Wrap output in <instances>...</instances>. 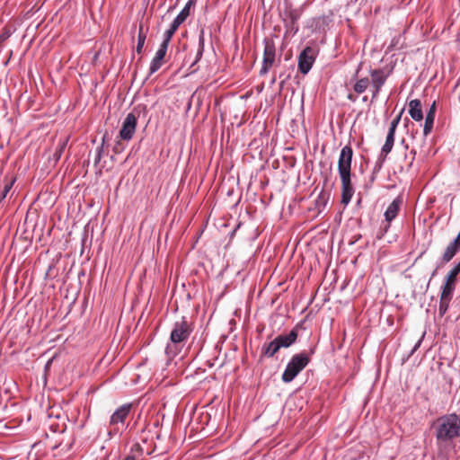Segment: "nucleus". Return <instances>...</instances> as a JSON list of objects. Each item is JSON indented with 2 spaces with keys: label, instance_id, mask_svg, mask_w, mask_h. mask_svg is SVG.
I'll return each instance as SVG.
<instances>
[{
  "label": "nucleus",
  "instance_id": "f257e3e1",
  "mask_svg": "<svg viewBox=\"0 0 460 460\" xmlns=\"http://www.w3.org/2000/svg\"><path fill=\"white\" fill-rule=\"evenodd\" d=\"M431 429L439 449L451 446L460 438V415L456 412L441 415L432 422Z\"/></svg>",
  "mask_w": 460,
  "mask_h": 460
},
{
  "label": "nucleus",
  "instance_id": "f03ea898",
  "mask_svg": "<svg viewBox=\"0 0 460 460\" xmlns=\"http://www.w3.org/2000/svg\"><path fill=\"white\" fill-rule=\"evenodd\" d=\"M361 69V64L358 66V68L355 72L353 79H355V84H353V90L356 93L361 94L365 93L368 87L371 85L372 98L371 101L374 102L377 99L379 93L382 87L385 85L387 78L392 74L391 69L385 68H374L369 69V76L370 79L367 76L362 78H358V73Z\"/></svg>",
  "mask_w": 460,
  "mask_h": 460
},
{
  "label": "nucleus",
  "instance_id": "7ed1b4c3",
  "mask_svg": "<svg viewBox=\"0 0 460 460\" xmlns=\"http://www.w3.org/2000/svg\"><path fill=\"white\" fill-rule=\"evenodd\" d=\"M193 330L192 323L185 316H182L179 321L173 323L170 334V341L172 344H168L165 348V354L169 359L173 358L179 353V344L188 341Z\"/></svg>",
  "mask_w": 460,
  "mask_h": 460
},
{
  "label": "nucleus",
  "instance_id": "20e7f679",
  "mask_svg": "<svg viewBox=\"0 0 460 460\" xmlns=\"http://www.w3.org/2000/svg\"><path fill=\"white\" fill-rule=\"evenodd\" d=\"M309 362L310 358L305 351L293 355L282 374V381L284 383L292 382Z\"/></svg>",
  "mask_w": 460,
  "mask_h": 460
},
{
  "label": "nucleus",
  "instance_id": "39448f33",
  "mask_svg": "<svg viewBox=\"0 0 460 460\" xmlns=\"http://www.w3.org/2000/svg\"><path fill=\"white\" fill-rule=\"evenodd\" d=\"M137 117L138 116L136 114L135 111L127 114L119 132V139L123 141H129L133 138L137 125Z\"/></svg>",
  "mask_w": 460,
  "mask_h": 460
},
{
  "label": "nucleus",
  "instance_id": "423d86ee",
  "mask_svg": "<svg viewBox=\"0 0 460 460\" xmlns=\"http://www.w3.org/2000/svg\"><path fill=\"white\" fill-rule=\"evenodd\" d=\"M264 51H263V59L262 65L260 70V75H265L271 66H273L276 58V48L275 44L272 40L268 39H264Z\"/></svg>",
  "mask_w": 460,
  "mask_h": 460
},
{
  "label": "nucleus",
  "instance_id": "0eeeda50",
  "mask_svg": "<svg viewBox=\"0 0 460 460\" xmlns=\"http://www.w3.org/2000/svg\"><path fill=\"white\" fill-rule=\"evenodd\" d=\"M339 175L341 181V203L347 206L355 192L351 182V172H341Z\"/></svg>",
  "mask_w": 460,
  "mask_h": 460
},
{
  "label": "nucleus",
  "instance_id": "6e6552de",
  "mask_svg": "<svg viewBox=\"0 0 460 460\" xmlns=\"http://www.w3.org/2000/svg\"><path fill=\"white\" fill-rule=\"evenodd\" d=\"M402 205V198L401 196H397L387 207L386 210L384 213L386 225L383 228V234L388 232L391 226V223L397 217Z\"/></svg>",
  "mask_w": 460,
  "mask_h": 460
},
{
  "label": "nucleus",
  "instance_id": "1a4fd4ad",
  "mask_svg": "<svg viewBox=\"0 0 460 460\" xmlns=\"http://www.w3.org/2000/svg\"><path fill=\"white\" fill-rule=\"evenodd\" d=\"M315 60L314 50L310 47L305 48L298 56V70L303 75H307Z\"/></svg>",
  "mask_w": 460,
  "mask_h": 460
},
{
  "label": "nucleus",
  "instance_id": "9d476101",
  "mask_svg": "<svg viewBox=\"0 0 460 460\" xmlns=\"http://www.w3.org/2000/svg\"><path fill=\"white\" fill-rule=\"evenodd\" d=\"M353 150L349 145L343 146L341 150L338 161V172H351Z\"/></svg>",
  "mask_w": 460,
  "mask_h": 460
},
{
  "label": "nucleus",
  "instance_id": "9b49d317",
  "mask_svg": "<svg viewBox=\"0 0 460 460\" xmlns=\"http://www.w3.org/2000/svg\"><path fill=\"white\" fill-rule=\"evenodd\" d=\"M303 323L300 322L288 333V334H279L276 336L274 339L279 344V348H289L292 346L298 337V330L303 329Z\"/></svg>",
  "mask_w": 460,
  "mask_h": 460
},
{
  "label": "nucleus",
  "instance_id": "f8f14e48",
  "mask_svg": "<svg viewBox=\"0 0 460 460\" xmlns=\"http://www.w3.org/2000/svg\"><path fill=\"white\" fill-rule=\"evenodd\" d=\"M132 409L131 403H125L116 409V411L112 413L110 419V424L114 426L119 423L123 424L125 420L130 413Z\"/></svg>",
  "mask_w": 460,
  "mask_h": 460
},
{
  "label": "nucleus",
  "instance_id": "ddd939ff",
  "mask_svg": "<svg viewBox=\"0 0 460 460\" xmlns=\"http://www.w3.org/2000/svg\"><path fill=\"white\" fill-rule=\"evenodd\" d=\"M168 47L160 44L155 57L151 60L149 66V75L155 74L163 66L164 59L166 56Z\"/></svg>",
  "mask_w": 460,
  "mask_h": 460
},
{
  "label": "nucleus",
  "instance_id": "4468645a",
  "mask_svg": "<svg viewBox=\"0 0 460 460\" xmlns=\"http://www.w3.org/2000/svg\"><path fill=\"white\" fill-rule=\"evenodd\" d=\"M408 112L413 120L421 121L423 119V111L420 100L414 99L410 101L408 104Z\"/></svg>",
  "mask_w": 460,
  "mask_h": 460
},
{
  "label": "nucleus",
  "instance_id": "2eb2a0df",
  "mask_svg": "<svg viewBox=\"0 0 460 460\" xmlns=\"http://www.w3.org/2000/svg\"><path fill=\"white\" fill-rule=\"evenodd\" d=\"M460 251V244L455 241L449 243V244L446 247L441 258L440 263L447 264L456 256V254Z\"/></svg>",
  "mask_w": 460,
  "mask_h": 460
},
{
  "label": "nucleus",
  "instance_id": "dca6fc26",
  "mask_svg": "<svg viewBox=\"0 0 460 460\" xmlns=\"http://www.w3.org/2000/svg\"><path fill=\"white\" fill-rule=\"evenodd\" d=\"M279 349L280 348L275 339L270 342H265L262 344L261 349V358H272Z\"/></svg>",
  "mask_w": 460,
  "mask_h": 460
},
{
  "label": "nucleus",
  "instance_id": "f3484780",
  "mask_svg": "<svg viewBox=\"0 0 460 460\" xmlns=\"http://www.w3.org/2000/svg\"><path fill=\"white\" fill-rule=\"evenodd\" d=\"M456 288V283L445 279L444 284L441 287L440 298L451 300Z\"/></svg>",
  "mask_w": 460,
  "mask_h": 460
},
{
  "label": "nucleus",
  "instance_id": "a211bd4d",
  "mask_svg": "<svg viewBox=\"0 0 460 460\" xmlns=\"http://www.w3.org/2000/svg\"><path fill=\"white\" fill-rule=\"evenodd\" d=\"M194 4H195L194 0H189L186 3L185 6L182 8V10L173 19V21L176 22L177 23H179L180 25H181L185 22V20L188 18V16L190 15V8Z\"/></svg>",
  "mask_w": 460,
  "mask_h": 460
},
{
  "label": "nucleus",
  "instance_id": "6ab92c4d",
  "mask_svg": "<svg viewBox=\"0 0 460 460\" xmlns=\"http://www.w3.org/2000/svg\"><path fill=\"white\" fill-rule=\"evenodd\" d=\"M205 49V39H204V31L202 30L199 35V48L196 54L195 61L192 63L191 66H193L203 56Z\"/></svg>",
  "mask_w": 460,
  "mask_h": 460
},
{
  "label": "nucleus",
  "instance_id": "aec40b11",
  "mask_svg": "<svg viewBox=\"0 0 460 460\" xmlns=\"http://www.w3.org/2000/svg\"><path fill=\"white\" fill-rule=\"evenodd\" d=\"M146 40V32H145L143 31V27L140 26L139 27V31H138V34H137V48H136V51L138 54L142 53V50H143Z\"/></svg>",
  "mask_w": 460,
  "mask_h": 460
},
{
  "label": "nucleus",
  "instance_id": "412c9836",
  "mask_svg": "<svg viewBox=\"0 0 460 460\" xmlns=\"http://www.w3.org/2000/svg\"><path fill=\"white\" fill-rule=\"evenodd\" d=\"M67 142H68L67 138H65L58 142V146L56 147L55 152L53 154L55 161H58L60 159V157L62 156V155L66 147Z\"/></svg>",
  "mask_w": 460,
  "mask_h": 460
},
{
  "label": "nucleus",
  "instance_id": "4be33fe9",
  "mask_svg": "<svg viewBox=\"0 0 460 460\" xmlns=\"http://www.w3.org/2000/svg\"><path fill=\"white\" fill-rule=\"evenodd\" d=\"M460 273V261L455 263L453 268L449 270L447 275L446 276L445 279L453 281L454 283L456 282L457 275Z\"/></svg>",
  "mask_w": 460,
  "mask_h": 460
},
{
  "label": "nucleus",
  "instance_id": "5701e85b",
  "mask_svg": "<svg viewBox=\"0 0 460 460\" xmlns=\"http://www.w3.org/2000/svg\"><path fill=\"white\" fill-rule=\"evenodd\" d=\"M435 118L425 117V122L423 127V135L427 137L430 134L433 129Z\"/></svg>",
  "mask_w": 460,
  "mask_h": 460
},
{
  "label": "nucleus",
  "instance_id": "b1692460",
  "mask_svg": "<svg viewBox=\"0 0 460 460\" xmlns=\"http://www.w3.org/2000/svg\"><path fill=\"white\" fill-rule=\"evenodd\" d=\"M105 138H106V136L104 135L102 137V144L99 146H97V148L95 150L94 165H97L102 157Z\"/></svg>",
  "mask_w": 460,
  "mask_h": 460
},
{
  "label": "nucleus",
  "instance_id": "393cba45",
  "mask_svg": "<svg viewBox=\"0 0 460 460\" xmlns=\"http://www.w3.org/2000/svg\"><path fill=\"white\" fill-rule=\"evenodd\" d=\"M450 301L449 299H439L438 314L441 317L447 312Z\"/></svg>",
  "mask_w": 460,
  "mask_h": 460
},
{
  "label": "nucleus",
  "instance_id": "a878e982",
  "mask_svg": "<svg viewBox=\"0 0 460 460\" xmlns=\"http://www.w3.org/2000/svg\"><path fill=\"white\" fill-rule=\"evenodd\" d=\"M173 34H174V32L172 31L171 30H169V29L166 30L164 33V38H163L161 44L168 47Z\"/></svg>",
  "mask_w": 460,
  "mask_h": 460
},
{
  "label": "nucleus",
  "instance_id": "bb28decb",
  "mask_svg": "<svg viewBox=\"0 0 460 460\" xmlns=\"http://www.w3.org/2000/svg\"><path fill=\"white\" fill-rule=\"evenodd\" d=\"M385 158L386 157L379 155L378 159L376 162V164L374 166L373 174L378 172L381 170V168L383 167V164H384V163L385 161Z\"/></svg>",
  "mask_w": 460,
  "mask_h": 460
},
{
  "label": "nucleus",
  "instance_id": "cd10ccee",
  "mask_svg": "<svg viewBox=\"0 0 460 460\" xmlns=\"http://www.w3.org/2000/svg\"><path fill=\"white\" fill-rule=\"evenodd\" d=\"M393 146V144L385 142L384 146L381 148L380 155L386 157L387 155L392 151Z\"/></svg>",
  "mask_w": 460,
  "mask_h": 460
},
{
  "label": "nucleus",
  "instance_id": "c85d7f7f",
  "mask_svg": "<svg viewBox=\"0 0 460 460\" xmlns=\"http://www.w3.org/2000/svg\"><path fill=\"white\" fill-rule=\"evenodd\" d=\"M424 336H425V332L422 333L421 337L418 340V341L415 343V345L411 349V351H410V353L408 355V358L410 357H411L415 353V351L420 347V345L422 343V341L424 339Z\"/></svg>",
  "mask_w": 460,
  "mask_h": 460
},
{
  "label": "nucleus",
  "instance_id": "c756f323",
  "mask_svg": "<svg viewBox=\"0 0 460 460\" xmlns=\"http://www.w3.org/2000/svg\"><path fill=\"white\" fill-rule=\"evenodd\" d=\"M400 119H401V114H399L396 118H394L391 123H390V126H389V130H392L393 132H395L396 130V128L400 122Z\"/></svg>",
  "mask_w": 460,
  "mask_h": 460
},
{
  "label": "nucleus",
  "instance_id": "7c9ffc66",
  "mask_svg": "<svg viewBox=\"0 0 460 460\" xmlns=\"http://www.w3.org/2000/svg\"><path fill=\"white\" fill-rule=\"evenodd\" d=\"M436 111H437L436 102H433V103L430 105L429 111H427L426 117L435 118Z\"/></svg>",
  "mask_w": 460,
  "mask_h": 460
},
{
  "label": "nucleus",
  "instance_id": "2f4dec72",
  "mask_svg": "<svg viewBox=\"0 0 460 460\" xmlns=\"http://www.w3.org/2000/svg\"><path fill=\"white\" fill-rule=\"evenodd\" d=\"M287 30L290 32H292L293 34H296L297 31H298V25L296 24V25H293L292 23L288 22L287 23Z\"/></svg>",
  "mask_w": 460,
  "mask_h": 460
},
{
  "label": "nucleus",
  "instance_id": "473e14b6",
  "mask_svg": "<svg viewBox=\"0 0 460 460\" xmlns=\"http://www.w3.org/2000/svg\"><path fill=\"white\" fill-rule=\"evenodd\" d=\"M394 134H395V132H393L392 130H388L385 142L386 143H391V144L394 145Z\"/></svg>",
  "mask_w": 460,
  "mask_h": 460
},
{
  "label": "nucleus",
  "instance_id": "72a5a7b5",
  "mask_svg": "<svg viewBox=\"0 0 460 460\" xmlns=\"http://www.w3.org/2000/svg\"><path fill=\"white\" fill-rule=\"evenodd\" d=\"M289 17H290V21H289L290 23H292L293 25L297 24L298 15L296 13L291 12Z\"/></svg>",
  "mask_w": 460,
  "mask_h": 460
},
{
  "label": "nucleus",
  "instance_id": "f704fd0d",
  "mask_svg": "<svg viewBox=\"0 0 460 460\" xmlns=\"http://www.w3.org/2000/svg\"><path fill=\"white\" fill-rule=\"evenodd\" d=\"M320 202L323 203V205H325V203H326V200H325V198L323 197V191L319 194V196L317 198V200H316L317 206L319 205Z\"/></svg>",
  "mask_w": 460,
  "mask_h": 460
},
{
  "label": "nucleus",
  "instance_id": "c9c22d12",
  "mask_svg": "<svg viewBox=\"0 0 460 460\" xmlns=\"http://www.w3.org/2000/svg\"><path fill=\"white\" fill-rule=\"evenodd\" d=\"M181 25L179 23H177L176 22L172 21V22L171 23V26L169 28V30H171L172 31H173L175 33V31H177V29L180 27Z\"/></svg>",
  "mask_w": 460,
  "mask_h": 460
},
{
  "label": "nucleus",
  "instance_id": "e433bc0d",
  "mask_svg": "<svg viewBox=\"0 0 460 460\" xmlns=\"http://www.w3.org/2000/svg\"><path fill=\"white\" fill-rule=\"evenodd\" d=\"M123 460H136L134 456H127Z\"/></svg>",
  "mask_w": 460,
  "mask_h": 460
},
{
  "label": "nucleus",
  "instance_id": "4c0bfd02",
  "mask_svg": "<svg viewBox=\"0 0 460 460\" xmlns=\"http://www.w3.org/2000/svg\"><path fill=\"white\" fill-rule=\"evenodd\" d=\"M275 81H276V78H275V77H273V78L271 79V84H274V83H275Z\"/></svg>",
  "mask_w": 460,
  "mask_h": 460
},
{
  "label": "nucleus",
  "instance_id": "58836bf2",
  "mask_svg": "<svg viewBox=\"0 0 460 460\" xmlns=\"http://www.w3.org/2000/svg\"><path fill=\"white\" fill-rule=\"evenodd\" d=\"M367 96L363 97V102H367Z\"/></svg>",
  "mask_w": 460,
  "mask_h": 460
},
{
  "label": "nucleus",
  "instance_id": "ea45409f",
  "mask_svg": "<svg viewBox=\"0 0 460 460\" xmlns=\"http://www.w3.org/2000/svg\"><path fill=\"white\" fill-rule=\"evenodd\" d=\"M51 269H52V266H49V270H48L47 274L49 272V270H50Z\"/></svg>",
  "mask_w": 460,
  "mask_h": 460
}]
</instances>
